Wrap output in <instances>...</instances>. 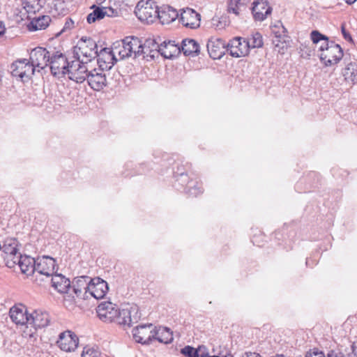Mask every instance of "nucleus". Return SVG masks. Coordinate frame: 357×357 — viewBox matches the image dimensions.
I'll return each instance as SVG.
<instances>
[{"instance_id":"obj_1","label":"nucleus","mask_w":357,"mask_h":357,"mask_svg":"<svg viewBox=\"0 0 357 357\" xmlns=\"http://www.w3.org/2000/svg\"><path fill=\"white\" fill-rule=\"evenodd\" d=\"M76 54L77 55L80 54L83 56L82 60L84 62L91 61L97 56H100V55L103 56L105 54L104 63L110 64L109 66H108L109 69L114 65V61H116L112 52L107 48L102 49L99 54L98 52V45L91 38L82 37L79 42L78 52H77ZM105 68H107V66H106Z\"/></svg>"},{"instance_id":"obj_2","label":"nucleus","mask_w":357,"mask_h":357,"mask_svg":"<svg viewBox=\"0 0 357 357\" xmlns=\"http://www.w3.org/2000/svg\"><path fill=\"white\" fill-rule=\"evenodd\" d=\"M135 13L140 21L147 24L153 22L156 18L160 19V13L158 10V7L151 0L139 1Z\"/></svg>"},{"instance_id":"obj_3","label":"nucleus","mask_w":357,"mask_h":357,"mask_svg":"<svg viewBox=\"0 0 357 357\" xmlns=\"http://www.w3.org/2000/svg\"><path fill=\"white\" fill-rule=\"evenodd\" d=\"M1 256L6 266L13 268L15 266V261L20 257L21 253L19 251L18 241L15 238H7L0 250Z\"/></svg>"},{"instance_id":"obj_4","label":"nucleus","mask_w":357,"mask_h":357,"mask_svg":"<svg viewBox=\"0 0 357 357\" xmlns=\"http://www.w3.org/2000/svg\"><path fill=\"white\" fill-rule=\"evenodd\" d=\"M12 75L18 77L22 81L26 82L34 74V68L29 60L21 59L13 62L10 66Z\"/></svg>"},{"instance_id":"obj_5","label":"nucleus","mask_w":357,"mask_h":357,"mask_svg":"<svg viewBox=\"0 0 357 357\" xmlns=\"http://www.w3.org/2000/svg\"><path fill=\"white\" fill-rule=\"evenodd\" d=\"M343 56V50L340 45L335 44L333 41H331V46L321 52L319 55L320 60L324 62L326 66H331L337 64Z\"/></svg>"},{"instance_id":"obj_6","label":"nucleus","mask_w":357,"mask_h":357,"mask_svg":"<svg viewBox=\"0 0 357 357\" xmlns=\"http://www.w3.org/2000/svg\"><path fill=\"white\" fill-rule=\"evenodd\" d=\"M52 54L45 48L38 47L32 50L30 54L29 61L34 70L36 68L44 69L49 66Z\"/></svg>"},{"instance_id":"obj_7","label":"nucleus","mask_w":357,"mask_h":357,"mask_svg":"<svg viewBox=\"0 0 357 357\" xmlns=\"http://www.w3.org/2000/svg\"><path fill=\"white\" fill-rule=\"evenodd\" d=\"M56 261L47 256L38 257L36 259L34 274H39L47 278L52 277L55 273Z\"/></svg>"},{"instance_id":"obj_8","label":"nucleus","mask_w":357,"mask_h":357,"mask_svg":"<svg viewBox=\"0 0 357 357\" xmlns=\"http://www.w3.org/2000/svg\"><path fill=\"white\" fill-rule=\"evenodd\" d=\"M49 66L53 76L63 77L65 75L66 68L68 67V59L63 54L53 52Z\"/></svg>"},{"instance_id":"obj_9","label":"nucleus","mask_w":357,"mask_h":357,"mask_svg":"<svg viewBox=\"0 0 357 357\" xmlns=\"http://www.w3.org/2000/svg\"><path fill=\"white\" fill-rule=\"evenodd\" d=\"M154 326L152 324L139 325L133 328L135 341L142 344H149L153 338Z\"/></svg>"},{"instance_id":"obj_10","label":"nucleus","mask_w":357,"mask_h":357,"mask_svg":"<svg viewBox=\"0 0 357 357\" xmlns=\"http://www.w3.org/2000/svg\"><path fill=\"white\" fill-rule=\"evenodd\" d=\"M248 45L245 38L235 37L227 43V52L235 58L245 56L250 51Z\"/></svg>"},{"instance_id":"obj_11","label":"nucleus","mask_w":357,"mask_h":357,"mask_svg":"<svg viewBox=\"0 0 357 357\" xmlns=\"http://www.w3.org/2000/svg\"><path fill=\"white\" fill-rule=\"evenodd\" d=\"M90 282L91 278L89 276L82 275L73 279L71 288L77 298L83 300L89 298Z\"/></svg>"},{"instance_id":"obj_12","label":"nucleus","mask_w":357,"mask_h":357,"mask_svg":"<svg viewBox=\"0 0 357 357\" xmlns=\"http://www.w3.org/2000/svg\"><path fill=\"white\" fill-rule=\"evenodd\" d=\"M102 66L100 65V68H94L90 70L88 75L87 82L90 87L95 91H100L107 86L106 75L103 71Z\"/></svg>"},{"instance_id":"obj_13","label":"nucleus","mask_w":357,"mask_h":357,"mask_svg":"<svg viewBox=\"0 0 357 357\" xmlns=\"http://www.w3.org/2000/svg\"><path fill=\"white\" fill-rule=\"evenodd\" d=\"M56 344L63 351H74L77 347L78 338L75 333L70 331L63 332L59 334Z\"/></svg>"},{"instance_id":"obj_14","label":"nucleus","mask_w":357,"mask_h":357,"mask_svg":"<svg viewBox=\"0 0 357 357\" xmlns=\"http://www.w3.org/2000/svg\"><path fill=\"white\" fill-rule=\"evenodd\" d=\"M108 290L109 287L106 281L100 278H91L89 297L92 296L96 299L103 298Z\"/></svg>"},{"instance_id":"obj_15","label":"nucleus","mask_w":357,"mask_h":357,"mask_svg":"<svg viewBox=\"0 0 357 357\" xmlns=\"http://www.w3.org/2000/svg\"><path fill=\"white\" fill-rule=\"evenodd\" d=\"M50 322V315L47 312L36 310L29 314L28 326L33 327L35 330H38L47 327Z\"/></svg>"},{"instance_id":"obj_16","label":"nucleus","mask_w":357,"mask_h":357,"mask_svg":"<svg viewBox=\"0 0 357 357\" xmlns=\"http://www.w3.org/2000/svg\"><path fill=\"white\" fill-rule=\"evenodd\" d=\"M119 308L111 302H104L100 303L97 307V314L99 318L105 322H111L118 314Z\"/></svg>"},{"instance_id":"obj_17","label":"nucleus","mask_w":357,"mask_h":357,"mask_svg":"<svg viewBox=\"0 0 357 357\" xmlns=\"http://www.w3.org/2000/svg\"><path fill=\"white\" fill-rule=\"evenodd\" d=\"M177 184L185 186L184 190L189 196L197 197L201 192L198 182L189 181L187 174L181 173L178 175L175 183L176 187H177Z\"/></svg>"},{"instance_id":"obj_18","label":"nucleus","mask_w":357,"mask_h":357,"mask_svg":"<svg viewBox=\"0 0 357 357\" xmlns=\"http://www.w3.org/2000/svg\"><path fill=\"white\" fill-rule=\"evenodd\" d=\"M11 320L17 325H24L29 323V314L26 307L21 304H16L9 311Z\"/></svg>"},{"instance_id":"obj_19","label":"nucleus","mask_w":357,"mask_h":357,"mask_svg":"<svg viewBox=\"0 0 357 357\" xmlns=\"http://www.w3.org/2000/svg\"><path fill=\"white\" fill-rule=\"evenodd\" d=\"M181 11L180 21L183 26L191 29L199 26L201 18L199 13L189 8L182 9Z\"/></svg>"},{"instance_id":"obj_20","label":"nucleus","mask_w":357,"mask_h":357,"mask_svg":"<svg viewBox=\"0 0 357 357\" xmlns=\"http://www.w3.org/2000/svg\"><path fill=\"white\" fill-rule=\"evenodd\" d=\"M207 51L214 60L221 59L227 52V45L221 39H211L207 43Z\"/></svg>"},{"instance_id":"obj_21","label":"nucleus","mask_w":357,"mask_h":357,"mask_svg":"<svg viewBox=\"0 0 357 357\" xmlns=\"http://www.w3.org/2000/svg\"><path fill=\"white\" fill-rule=\"evenodd\" d=\"M252 11L256 20L263 21L271 14L272 8L267 1L260 0L253 3Z\"/></svg>"},{"instance_id":"obj_22","label":"nucleus","mask_w":357,"mask_h":357,"mask_svg":"<svg viewBox=\"0 0 357 357\" xmlns=\"http://www.w3.org/2000/svg\"><path fill=\"white\" fill-rule=\"evenodd\" d=\"M181 52L180 45L174 40L160 43L159 53L165 59H172Z\"/></svg>"},{"instance_id":"obj_23","label":"nucleus","mask_w":357,"mask_h":357,"mask_svg":"<svg viewBox=\"0 0 357 357\" xmlns=\"http://www.w3.org/2000/svg\"><path fill=\"white\" fill-rule=\"evenodd\" d=\"M36 259L30 256L20 255L15 262V265L19 266L22 273L29 275L34 274Z\"/></svg>"},{"instance_id":"obj_24","label":"nucleus","mask_w":357,"mask_h":357,"mask_svg":"<svg viewBox=\"0 0 357 357\" xmlns=\"http://www.w3.org/2000/svg\"><path fill=\"white\" fill-rule=\"evenodd\" d=\"M52 287L59 293H68L71 288V282L61 274L56 273L52 276L51 279Z\"/></svg>"},{"instance_id":"obj_25","label":"nucleus","mask_w":357,"mask_h":357,"mask_svg":"<svg viewBox=\"0 0 357 357\" xmlns=\"http://www.w3.org/2000/svg\"><path fill=\"white\" fill-rule=\"evenodd\" d=\"M153 340H156L161 343L169 344L173 340L172 331L167 327H159L157 328L154 326Z\"/></svg>"},{"instance_id":"obj_26","label":"nucleus","mask_w":357,"mask_h":357,"mask_svg":"<svg viewBox=\"0 0 357 357\" xmlns=\"http://www.w3.org/2000/svg\"><path fill=\"white\" fill-rule=\"evenodd\" d=\"M199 44L193 39H183L180 45L181 52L186 56L197 55L199 52Z\"/></svg>"},{"instance_id":"obj_27","label":"nucleus","mask_w":357,"mask_h":357,"mask_svg":"<svg viewBox=\"0 0 357 357\" xmlns=\"http://www.w3.org/2000/svg\"><path fill=\"white\" fill-rule=\"evenodd\" d=\"M81 64L77 68H75V72L73 75H70L69 78L77 83H82L84 81L88 79V75H89L90 71L85 66V63L88 62H84L81 60Z\"/></svg>"},{"instance_id":"obj_28","label":"nucleus","mask_w":357,"mask_h":357,"mask_svg":"<svg viewBox=\"0 0 357 357\" xmlns=\"http://www.w3.org/2000/svg\"><path fill=\"white\" fill-rule=\"evenodd\" d=\"M311 40L314 44H320L319 50L321 52L326 51V50L331 46V41L328 40V38L321 34L318 31H312L310 34Z\"/></svg>"},{"instance_id":"obj_29","label":"nucleus","mask_w":357,"mask_h":357,"mask_svg":"<svg viewBox=\"0 0 357 357\" xmlns=\"http://www.w3.org/2000/svg\"><path fill=\"white\" fill-rule=\"evenodd\" d=\"M51 18L48 15H42L32 19L28 28L31 31L45 29L50 24Z\"/></svg>"},{"instance_id":"obj_30","label":"nucleus","mask_w":357,"mask_h":357,"mask_svg":"<svg viewBox=\"0 0 357 357\" xmlns=\"http://www.w3.org/2000/svg\"><path fill=\"white\" fill-rule=\"evenodd\" d=\"M111 322H114L120 326L130 327L132 322L131 312L128 309L119 310L118 314L115 316L114 320L111 321Z\"/></svg>"},{"instance_id":"obj_31","label":"nucleus","mask_w":357,"mask_h":357,"mask_svg":"<svg viewBox=\"0 0 357 357\" xmlns=\"http://www.w3.org/2000/svg\"><path fill=\"white\" fill-rule=\"evenodd\" d=\"M46 3V0H23L24 8L29 14L39 12Z\"/></svg>"},{"instance_id":"obj_32","label":"nucleus","mask_w":357,"mask_h":357,"mask_svg":"<svg viewBox=\"0 0 357 357\" xmlns=\"http://www.w3.org/2000/svg\"><path fill=\"white\" fill-rule=\"evenodd\" d=\"M90 8L92 9L93 11L86 17V21L89 24H92L102 20L107 14L105 7H100L93 4Z\"/></svg>"},{"instance_id":"obj_33","label":"nucleus","mask_w":357,"mask_h":357,"mask_svg":"<svg viewBox=\"0 0 357 357\" xmlns=\"http://www.w3.org/2000/svg\"><path fill=\"white\" fill-rule=\"evenodd\" d=\"M161 39L158 38V39L155 38H147L145 40L144 45V48L146 49V52H148L149 56L154 59L155 56V54L159 53V48L160 47V43H159V41H160Z\"/></svg>"},{"instance_id":"obj_34","label":"nucleus","mask_w":357,"mask_h":357,"mask_svg":"<svg viewBox=\"0 0 357 357\" xmlns=\"http://www.w3.org/2000/svg\"><path fill=\"white\" fill-rule=\"evenodd\" d=\"M272 33L275 35L276 38L273 40V43H275L276 46L279 45V42H286L287 31L281 22H278L277 24L272 27Z\"/></svg>"},{"instance_id":"obj_35","label":"nucleus","mask_w":357,"mask_h":357,"mask_svg":"<svg viewBox=\"0 0 357 357\" xmlns=\"http://www.w3.org/2000/svg\"><path fill=\"white\" fill-rule=\"evenodd\" d=\"M344 76L347 82L352 84L357 83V64L356 63H350L344 68Z\"/></svg>"},{"instance_id":"obj_36","label":"nucleus","mask_w":357,"mask_h":357,"mask_svg":"<svg viewBox=\"0 0 357 357\" xmlns=\"http://www.w3.org/2000/svg\"><path fill=\"white\" fill-rule=\"evenodd\" d=\"M179 15L180 14L176 10L169 7L167 11L160 12V20L162 24H169L178 18Z\"/></svg>"},{"instance_id":"obj_37","label":"nucleus","mask_w":357,"mask_h":357,"mask_svg":"<svg viewBox=\"0 0 357 357\" xmlns=\"http://www.w3.org/2000/svg\"><path fill=\"white\" fill-rule=\"evenodd\" d=\"M246 43H248V46L249 50L250 48H259L263 46V38L261 33L259 32L254 33L246 39Z\"/></svg>"},{"instance_id":"obj_38","label":"nucleus","mask_w":357,"mask_h":357,"mask_svg":"<svg viewBox=\"0 0 357 357\" xmlns=\"http://www.w3.org/2000/svg\"><path fill=\"white\" fill-rule=\"evenodd\" d=\"M201 349V346H198L197 349L191 346H185L181 349V354L185 357H199V351Z\"/></svg>"},{"instance_id":"obj_39","label":"nucleus","mask_w":357,"mask_h":357,"mask_svg":"<svg viewBox=\"0 0 357 357\" xmlns=\"http://www.w3.org/2000/svg\"><path fill=\"white\" fill-rule=\"evenodd\" d=\"M123 45L127 47L130 54H133L134 47L139 45V38L137 37H127L123 41Z\"/></svg>"},{"instance_id":"obj_40","label":"nucleus","mask_w":357,"mask_h":357,"mask_svg":"<svg viewBox=\"0 0 357 357\" xmlns=\"http://www.w3.org/2000/svg\"><path fill=\"white\" fill-rule=\"evenodd\" d=\"M100 351L93 347H85L83 349L82 357H100Z\"/></svg>"},{"instance_id":"obj_41","label":"nucleus","mask_w":357,"mask_h":357,"mask_svg":"<svg viewBox=\"0 0 357 357\" xmlns=\"http://www.w3.org/2000/svg\"><path fill=\"white\" fill-rule=\"evenodd\" d=\"M241 0H230L228 3L227 11L229 13H234L236 16L239 15V6Z\"/></svg>"},{"instance_id":"obj_42","label":"nucleus","mask_w":357,"mask_h":357,"mask_svg":"<svg viewBox=\"0 0 357 357\" xmlns=\"http://www.w3.org/2000/svg\"><path fill=\"white\" fill-rule=\"evenodd\" d=\"M81 61L79 59L75 61H73L70 63L68 61V67H66V70H65V75L68 74L70 75H73V73L75 72V68H77L81 64Z\"/></svg>"},{"instance_id":"obj_43","label":"nucleus","mask_w":357,"mask_h":357,"mask_svg":"<svg viewBox=\"0 0 357 357\" xmlns=\"http://www.w3.org/2000/svg\"><path fill=\"white\" fill-rule=\"evenodd\" d=\"M73 27H74L73 20L71 18L68 17L66 19L65 24H64L61 32L59 33V34H61V33H65L66 31H69L72 29H73Z\"/></svg>"},{"instance_id":"obj_44","label":"nucleus","mask_w":357,"mask_h":357,"mask_svg":"<svg viewBox=\"0 0 357 357\" xmlns=\"http://www.w3.org/2000/svg\"><path fill=\"white\" fill-rule=\"evenodd\" d=\"M137 47V50H134L133 54L135 57L139 56L141 54H146L147 56H149L148 52H146V49L144 48L143 43L139 40V45L136 46Z\"/></svg>"},{"instance_id":"obj_45","label":"nucleus","mask_w":357,"mask_h":357,"mask_svg":"<svg viewBox=\"0 0 357 357\" xmlns=\"http://www.w3.org/2000/svg\"><path fill=\"white\" fill-rule=\"evenodd\" d=\"M306 357H326V356L319 349H314L306 354Z\"/></svg>"},{"instance_id":"obj_46","label":"nucleus","mask_w":357,"mask_h":357,"mask_svg":"<svg viewBox=\"0 0 357 357\" xmlns=\"http://www.w3.org/2000/svg\"><path fill=\"white\" fill-rule=\"evenodd\" d=\"M326 357H345L344 354L338 349L328 351Z\"/></svg>"},{"instance_id":"obj_47","label":"nucleus","mask_w":357,"mask_h":357,"mask_svg":"<svg viewBox=\"0 0 357 357\" xmlns=\"http://www.w3.org/2000/svg\"><path fill=\"white\" fill-rule=\"evenodd\" d=\"M119 54L122 59L130 57L132 54L130 53L129 50L124 45H123V48L119 52Z\"/></svg>"},{"instance_id":"obj_48","label":"nucleus","mask_w":357,"mask_h":357,"mask_svg":"<svg viewBox=\"0 0 357 357\" xmlns=\"http://www.w3.org/2000/svg\"><path fill=\"white\" fill-rule=\"evenodd\" d=\"M106 15L107 17H115L118 14V11L112 8H106Z\"/></svg>"},{"instance_id":"obj_49","label":"nucleus","mask_w":357,"mask_h":357,"mask_svg":"<svg viewBox=\"0 0 357 357\" xmlns=\"http://www.w3.org/2000/svg\"><path fill=\"white\" fill-rule=\"evenodd\" d=\"M341 30H342V33L344 36V38L348 41H351L352 38H351V35L347 31L346 29L344 28V26L343 25L341 27Z\"/></svg>"},{"instance_id":"obj_50","label":"nucleus","mask_w":357,"mask_h":357,"mask_svg":"<svg viewBox=\"0 0 357 357\" xmlns=\"http://www.w3.org/2000/svg\"><path fill=\"white\" fill-rule=\"evenodd\" d=\"M352 349V353L354 354L355 356H357V341L356 342H354V344L351 346Z\"/></svg>"},{"instance_id":"obj_51","label":"nucleus","mask_w":357,"mask_h":357,"mask_svg":"<svg viewBox=\"0 0 357 357\" xmlns=\"http://www.w3.org/2000/svg\"><path fill=\"white\" fill-rule=\"evenodd\" d=\"M5 31H6V28H5L4 24L3 22L0 21V36L3 35V33H5Z\"/></svg>"},{"instance_id":"obj_52","label":"nucleus","mask_w":357,"mask_h":357,"mask_svg":"<svg viewBox=\"0 0 357 357\" xmlns=\"http://www.w3.org/2000/svg\"><path fill=\"white\" fill-rule=\"evenodd\" d=\"M246 357H261L259 354L257 353H249L246 354Z\"/></svg>"},{"instance_id":"obj_53","label":"nucleus","mask_w":357,"mask_h":357,"mask_svg":"<svg viewBox=\"0 0 357 357\" xmlns=\"http://www.w3.org/2000/svg\"><path fill=\"white\" fill-rule=\"evenodd\" d=\"M348 4H352L356 2L357 0H344Z\"/></svg>"},{"instance_id":"obj_54","label":"nucleus","mask_w":357,"mask_h":357,"mask_svg":"<svg viewBox=\"0 0 357 357\" xmlns=\"http://www.w3.org/2000/svg\"><path fill=\"white\" fill-rule=\"evenodd\" d=\"M204 356H204V352L202 351V357H204Z\"/></svg>"},{"instance_id":"obj_55","label":"nucleus","mask_w":357,"mask_h":357,"mask_svg":"<svg viewBox=\"0 0 357 357\" xmlns=\"http://www.w3.org/2000/svg\"><path fill=\"white\" fill-rule=\"evenodd\" d=\"M137 47H134V50H137Z\"/></svg>"}]
</instances>
